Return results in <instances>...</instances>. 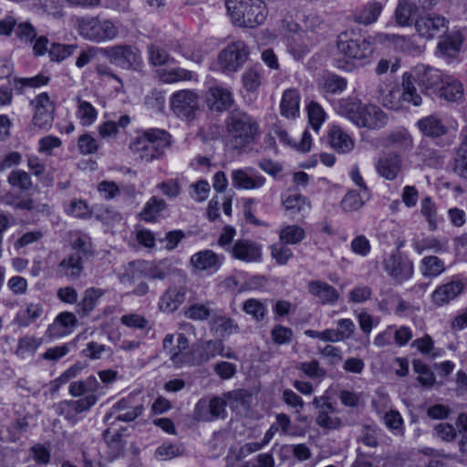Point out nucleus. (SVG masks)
<instances>
[{
  "label": "nucleus",
  "mask_w": 467,
  "mask_h": 467,
  "mask_svg": "<svg viewBox=\"0 0 467 467\" xmlns=\"http://www.w3.org/2000/svg\"><path fill=\"white\" fill-rule=\"evenodd\" d=\"M337 51L339 57H335V66L341 70L351 71L355 67L354 61L369 57L373 47L369 39L358 37L353 31H345L337 36Z\"/></svg>",
  "instance_id": "obj_1"
},
{
  "label": "nucleus",
  "mask_w": 467,
  "mask_h": 467,
  "mask_svg": "<svg viewBox=\"0 0 467 467\" xmlns=\"http://www.w3.org/2000/svg\"><path fill=\"white\" fill-rule=\"evenodd\" d=\"M225 7L232 22L239 26L255 27L267 16V7L263 0H225Z\"/></svg>",
  "instance_id": "obj_2"
},
{
  "label": "nucleus",
  "mask_w": 467,
  "mask_h": 467,
  "mask_svg": "<svg viewBox=\"0 0 467 467\" xmlns=\"http://www.w3.org/2000/svg\"><path fill=\"white\" fill-rule=\"evenodd\" d=\"M228 137L236 144H250L259 135V124L252 116L232 111L225 120Z\"/></svg>",
  "instance_id": "obj_3"
},
{
  "label": "nucleus",
  "mask_w": 467,
  "mask_h": 467,
  "mask_svg": "<svg viewBox=\"0 0 467 467\" xmlns=\"http://www.w3.org/2000/svg\"><path fill=\"white\" fill-rule=\"evenodd\" d=\"M100 56L123 69H135L142 63L139 49L129 45H119L106 48L89 47V59Z\"/></svg>",
  "instance_id": "obj_4"
},
{
  "label": "nucleus",
  "mask_w": 467,
  "mask_h": 467,
  "mask_svg": "<svg viewBox=\"0 0 467 467\" xmlns=\"http://www.w3.org/2000/svg\"><path fill=\"white\" fill-rule=\"evenodd\" d=\"M170 106L177 117L192 120L200 109L199 94L192 89H182L174 92L170 98Z\"/></svg>",
  "instance_id": "obj_5"
},
{
  "label": "nucleus",
  "mask_w": 467,
  "mask_h": 467,
  "mask_svg": "<svg viewBox=\"0 0 467 467\" xmlns=\"http://www.w3.org/2000/svg\"><path fill=\"white\" fill-rule=\"evenodd\" d=\"M248 57V49L244 41L238 40L228 44L218 56V65L224 73L239 70Z\"/></svg>",
  "instance_id": "obj_6"
},
{
  "label": "nucleus",
  "mask_w": 467,
  "mask_h": 467,
  "mask_svg": "<svg viewBox=\"0 0 467 467\" xmlns=\"http://www.w3.org/2000/svg\"><path fill=\"white\" fill-rule=\"evenodd\" d=\"M410 72L417 81L422 94L438 97L445 76L444 74L436 68L425 65H418L412 67Z\"/></svg>",
  "instance_id": "obj_7"
},
{
  "label": "nucleus",
  "mask_w": 467,
  "mask_h": 467,
  "mask_svg": "<svg viewBox=\"0 0 467 467\" xmlns=\"http://www.w3.org/2000/svg\"><path fill=\"white\" fill-rule=\"evenodd\" d=\"M383 268L397 283L410 279L414 273L412 261L400 253L389 255L383 262Z\"/></svg>",
  "instance_id": "obj_8"
},
{
  "label": "nucleus",
  "mask_w": 467,
  "mask_h": 467,
  "mask_svg": "<svg viewBox=\"0 0 467 467\" xmlns=\"http://www.w3.org/2000/svg\"><path fill=\"white\" fill-rule=\"evenodd\" d=\"M173 335L168 334L163 339V350L170 355L171 361L175 367L190 364L192 355L190 351L189 340L183 334H179L177 344L173 346Z\"/></svg>",
  "instance_id": "obj_9"
},
{
  "label": "nucleus",
  "mask_w": 467,
  "mask_h": 467,
  "mask_svg": "<svg viewBox=\"0 0 467 467\" xmlns=\"http://www.w3.org/2000/svg\"><path fill=\"white\" fill-rule=\"evenodd\" d=\"M312 403L317 410L316 422L320 428L326 430H337L342 426V420L339 417L333 415L336 409L329 401L328 397H315Z\"/></svg>",
  "instance_id": "obj_10"
},
{
  "label": "nucleus",
  "mask_w": 467,
  "mask_h": 467,
  "mask_svg": "<svg viewBox=\"0 0 467 467\" xmlns=\"http://www.w3.org/2000/svg\"><path fill=\"white\" fill-rule=\"evenodd\" d=\"M234 102V93L223 85L215 84L206 92L205 103L212 111L223 112L229 109Z\"/></svg>",
  "instance_id": "obj_11"
},
{
  "label": "nucleus",
  "mask_w": 467,
  "mask_h": 467,
  "mask_svg": "<svg viewBox=\"0 0 467 467\" xmlns=\"http://www.w3.org/2000/svg\"><path fill=\"white\" fill-rule=\"evenodd\" d=\"M318 42V36L306 31L292 34L287 38V50L296 60L303 58Z\"/></svg>",
  "instance_id": "obj_12"
},
{
  "label": "nucleus",
  "mask_w": 467,
  "mask_h": 467,
  "mask_svg": "<svg viewBox=\"0 0 467 467\" xmlns=\"http://www.w3.org/2000/svg\"><path fill=\"white\" fill-rule=\"evenodd\" d=\"M375 97L387 109L400 110L405 108L400 84H379L375 90Z\"/></svg>",
  "instance_id": "obj_13"
},
{
  "label": "nucleus",
  "mask_w": 467,
  "mask_h": 467,
  "mask_svg": "<svg viewBox=\"0 0 467 467\" xmlns=\"http://www.w3.org/2000/svg\"><path fill=\"white\" fill-rule=\"evenodd\" d=\"M230 254L235 260L244 263H255L262 259V247L248 239L237 240L230 248Z\"/></svg>",
  "instance_id": "obj_14"
},
{
  "label": "nucleus",
  "mask_w": 467,
  "mask_h": 467,
  "mask_svg": "<svg viewBox=\"0 0 467 467\" xmlns=\"http://www.w3.org/2000/svg\"><path fill=\"white\" fill-rule=\"evenodd\" d=\"M142 271L145 272V276L150 279H164L167 275L166 269L160 265L140 267V265L137 266L135 263H132L130 264L126 272L120 276V282L128 286L140 279Z\"/></svg>",
  "instance_id": "obj_15"
},
{
  "label": "nucleus",
  "mask_w": 467,
  "mask_h": 467,
  "mask_svg": "<svg viewBox=\"0 0 467 467\" xmlns=\"http://www.w3.org/2000/svg\"><path fill=\"white\" fill-rule=\"evenodd\" d=\"M35 114L33 124L38 128L49 125L53 120L55 105L47 93H41L31 101Z\"/></svg>",
  "instance_id": "obj_16"
},
{
  "label": "nucleus",
  "mask_w": 467,
  "mask_h": 467,
  "mask_svg": "<svg viewBox=\"0 0 467 467\" xmlns=\"http://www.w3.org/2000/svg\"><path fill=\"white\" fill-rule=\"evenodd\" d=\"M388 120L387 114L380 108L373 104H364L356 125L379 130L386 126Z\"/></svg>",
  "instance_id": "obj_17"
},
{
  "label": "nucleus",
  "mask_w": 467,
  "mask_h": 467,
  "mask_svg": "<svg viewBox=\"0 0 467 467\" xmlns=\"http://www.w3.org/2000/svg\"><path fill=\"white\" fill-rule=\"evenodd\" d=\"M417 32L427 39L439 36L448 29V20L441 16H425L415 22Z\"/></svg>",
  "instance_id": "obj_18"
},
{
  "label": "nucleus",
  "mask_w": 467,
  "mask_h": 467,
  "mask_svg": "<svg viewBox=\"0 0 467 467\" xmlns=\"http://www.w3.org/2000/svg\"><path fill=\"white\" fill-rule=\"evenodd\" d=\"M118 33V27L110 20H102L98 17L89 20V40L95 42L112 40Z\"/></svg>",
  "instance_id": "obj_19"
},
{
  "label": "nucleus",
  "mask_w": 467,
  "mask_h": 467,
  "mask_svg": "<svg viewBox=\"0 0 467 467\" xmlns=\"http://www.w3.org/2000/svg\"><path fill=\"white\" fill-rule=\"evenodd\" d=\"M223 255H219L212 250L200 251L192 255L190 264L199 271L216 272L223 262Z\"/></svg>",
  "instance_id": "obj_20"
},
{
  "label": "nucleus",
  "mask_w": 467,
  "mask_h": 467,
  "mask_svg": "<svg viewBox=\"0 0 467 467\" xmlns=\"http://www.w3.org/2000/svg\"><path fill=\"white\" fill-rule=\"evenodd\" d=\"M384 5L385 3L381 1H368L356 8L353 14V19L359 25H372L378 21Z\"/></svg>",
  "instance_id": "obj_21"
},
{
  "label": "nucleus",
  "mask_w": 467,
  "mask_h": 467,
  "mask_svg": "<svg viewBox=\"0 0 467 467\" xmlns=\"http://www.w3.org/2000/svg\"><path fill=\"white\" fill-rule=\"evenodd\" d=\"M143 410V405H134L131 398H123L112 407L108 417L114 415L118 420L130 422L137 419Z\"/></svg>",
  "instance_id": "obj_22"
},
{
  "label": "nucleus",
  "mask_w": 467,
  "mask_h": 467,
  "mask_svg": "<svg viewBox=\"0 0 467 467\" xmlns=\"http://www.w3.org/2000/svg\"><path fill=\"white\" fill-rule=\"evenodd\" d=\"M405 107H420L422 104L421 91L418 90V84L411 73L406 71L401 76L400 84Z\"/></svg>",
  "instance_id": "obj_23"
},
{
  "label": "nucleus",
  "mask_w": 467,
  "mask_h": 467,
  "mask_svg": "<svg viewBox=\"0 0 467 467\" xmlns=\"http://www.w3.org/2000/svg\"><path fill=\"white\" fill-rule=\"evenodd\" d=\"M464 289V285L460 280H451L438 286L431 295L434 305L442 306L455 299Z\"/></svg>",
  "instance_id": "obj_24"
},
{
  "label": "nucleus",
  "mask_w": 467,
  "mask_h": 467,
  "mask_svg": "<svg viewBox=\"0 0 467 467\" xmlns=\"http://www.w3.org/2000/svg\"><path fill=\"white\" fill-rule=\"evenodd\" d=\"M171 135L165 130L150 128L139 130L135 137V144L150 143L156 146H171L172 143Z\"/></svg>",
  "instance_id": "obj_25"
},
{
  "label": "nucleus",
  "mask_w": 467,
  "mask_h": 467,
  "mask_svg": "<svg viewBox=\"0 0 467 467\" xmlns=\"http://www.w3.org/2000/svg\"><path fill=\"white\" fill-rule=\"evenodd\" d=\"M301 96L296 88H287L283 92L280 102V113L286 119L299 116Z\"/></svg>",
  "instance_id": "obj_26"
},
{
  "label": "nucleus",
  "mask_w": 467,
  "mask_h": 467,
  "mask_svg": "<svg viewBox=\"0 0 467 467\" xmlns=\"http://www.w3.org/2000/svg\"><path fill=\"white\" fill-rule=\"evenodd\" d=\"M76 325L75 315L70 312H63L49 325L47 333L50 337H61L69 334Z\"/></svg>",
  "instance_id": "obj_27"
},
{
  "label": "nucleus",
  "mask_w": 467,
  "mask_h": 467,
  "mask_svg": "<svg viewBox=\"0 0 467 467\" xmlns=\"http://www.w3.org/2000/svg\"><path fill=\"white\" fill-rule=\"evenodd\" d=\"M363 105L359 99L348 97L335 101L334 109L337 114L348 118L356 125Z\"/></svg>",
  "instance_id": "obj_28"
},
{
  "label": "nucleus",
  "mask_w": 467,
  "mask_h": 467,
  "mask_svg": "<svg viewBox=\"0 0 467 467\" xmlns=\"http://www.w3.org/2000/svg\"><path fill=\"white\" fill-rule=\"evenodd\" d=\"M418 15L417 0H399L395 10V19L398 25L401 26H410L416 20Z\"/></svg>",
  "instance_id": "obj_29"
},
{
  "label": "nucleus",
  "mask_w": 467,
  "mask_h": 467,
  "mask_svg": "<svg viewBox=\"0 0 467 467\" xmlns=\"http://www.w3.org/2000/svg\"><path fill=\"white\" fill-rule=\"evenodd\" d=\"M309 293L315 297L318 298L322 304H334L339 298L337 291L330 285L313 280L307 284Z\"/></svg>",
  "instance_id": "obj_30"
},
{
  "label": "nucleus",
  "mask_w": 467,
  "mask_h": 467,
  "mask_svg": "<svg viewBox=\"0 0 467 467\" xmlns=\"http://www.w3.org/2000/svg\"><path fill=\"white\" fill-rule=\"evenodd\" d=\"M463 36L458 30L448 32L438 43V49L447 57H455L462 47Z\"/></svg>",
  "instance_id": "obj_31"
},
{
  "label": "nucleus",
  "mask_w": 467,
  "mask_h": 467,
  "mask_svg": "<svg viewBox=\"0 0 467 467\" xmlns=\"http://www.w3.org/2000/svg\"><path fill=\"white\" fill-rule=\"evenodd\" d=\"M417 126L423 136L437 138L447 132V128L437 115H430L418 120Z\"/></svg>",
  "instance_id": "obj_32"
},
{
  "label": "nucleus",
  "mask_w": 467,
  "mask_h": 467,
  "mask_svg": "<svg viewBox=\"0 0 467 467\" xmlns=\"http://www.w3.org/2000/svg\"><path fill=\"white\" fill-rule=\"evenodd\" d=\"M232 180L234 187L246 190L259 189L265 182V177L250 174L244 170H234L232 172Z\"/></svg>",
  "instance_id": "obj_33"
},
{
  "label": "nucleus",
  "mask_w": 467,
  "mask_h": 467,
  "mask_svg": "<svg viewBox=\"0 0 467 467\" xmlns=\"http://www.w3.org/2000/svg\"><path fill=\"white\" fill-rule=\"evenodd\" d=\"M438 97L448 101L460 100L463 97L462 82L453 76L445 75Z\"/></svg>",
  "instance_id": "obj_34"
},
{
  "label": "nucleus",
  "mask_w": 467,
  "mask_h": 467,
  "mask_svg": "<svg viewBox=\"0 0 467 467\" xmlns=\"http://www.w3.org/2000/svg\"><path fill=\"white\" fill-rule=\"evenodd\" d=\"M210 327L212 331L221 337L230 336L238 333L240 330L239 326L231 317L220 313L212 315Z\"/></svg>",
  "instance_id": "obj_35"
},
{
  "label": "nucleus",
  "mask_w": 467,
  "mask_h": 467,
  "mask_svg": "<svg viewBox=\"0 0 467 467\" xmlns=\"http://www.w3.org/2000/svg\"><path fill=\"white\" fill-rule=\"evenodd\" d=\"M183 287H170L161 298V308L167 312L175 311L185 299Z\"/></svg>",
  "instance_id": "obj_36"
},
{
  "label": "nucleus",
  "mask_w": 467,
  "mask_h": 467,
  "mask_svg": "<svg viewBox=\"0 0 467 467\" xmlns=\"http://www.w3.org/2000/svg\"><path fill=\"white\" fill-rule=\"evenodd\" d=\"M377 169L379 173L387 180H393L400 170V161L398 155L389 154L380 158Z\"/></svg>",
  "instance_id": "obj_37"
},
{
  "label": "nucleus",
  "mask_w": 467,
  "mask_h": 467,
  "mask_svg": "<svg viewBox=\"0 0 467 467\" xmlns=\"http://www.w3.org/2000/svg\"><path fill=\"white\" fill-rule=\"evenodd\" d=\"M420 270L424 277L433 278L441 275L446 267L444 262L438 256L429 255L421 259Z\"/></svg>",
  "instance_id": "obj_38"
},
{
  "label": "nucleus",
  "mask_w": 467,
  "mask_h": 467,
  "mask_svg": "<svg viewBox=\"0 0 467 467\" xmlns=\"http://www.w3.org/2000/svg\"><path fill=\"white\" fill-rule=\"evenodd\" d=\"M226 400L220 397H213L209 402V415L201 413L202 405L199 403L196 408V417L201 420H212L225 414Z\"/></svg>",
  "instance_id": "obj_39"
},
{
  "label": "nucleus",
  "mask_w": 467,
  "mask_h": 467,
  "mask_svg": "<svg viewBox=\"0 0 467 467\" xmlns=\"http://www.w3.org/2000/svg\"><path fill=\"white\" fill-rule=\"evenodd\" d=\"M82 269L81 257L78 253H75L68 258L64 259L58 265L59 274L70 278H77Z\"/></svg>",
  "instance_id": "obj_40"
},
{
  "label": "nucleus",
  "mask_w": 467,
  "mask_h": 467,
  "mask_svg": "<svg viewBox=\"0 0 467 467\" xmlns=\"http://www.w3.org/2000/svg\"><path fill=\"white\" fill-rule=\"evenodd\" d=\"M166 207L167 204L164 200L153 196L146 202L140 216L143 221L153 222Z\"/></svg>",
  "instance_id": "obj_41"
},
{
  "label": "nucleus",
  "mask_w": 467,
  "mask_h": 467,
  "mask_svg": "<svg viewBox=\"0 0 467 467\" xmlns=\"http://www.w3.org/2000/svg\"><path fill=\"white\" fill-rule=\"evenodd\" d=\"M327 141L329 146H353L354 144L351 136L337 125L329 127Z\"/></svg>",
  "instance_id": "obj_42"
},
{
  "label": "nucleus",
  "mask_w": 467,
  "mask_h": 467,
  "mask_svg": "<svg viewBox=\"0 0 467 467\" xmlns=\"http://www.w3.org/2000/svg\"><path fill=\"white\" fill-rule=\"evenodd\" d=\"M305 231L298 225H285L279 231L280 242L285 244H297L305 238Z\"/></svg>",
  "instance_id": "obj_43"
},
{
  "label": "nucleus",
  "mask_w": 467,
  "mask_h": 467,
  "mask_svg": "<svg viewBox=\"0 0 467 467\" xmlns=\"http://www.w3.org/2000/svg\"><path fill=\"white\" fill-rule=\"evenodd\" d=\"M307 116L309 125L316 132H318L326 120V113L323 108L317 102L311 101L307 105Z\"/></svg>",
  "instance_id": "obj_44"
},
{
  "label": "nucleus",
  "mask_w": 467,
  "mask_h": 467,
  "mask_svg": "<svg viewBox=\"0 0 467 467\" xmlns=\"http://www.w3.org/2000/svg\"><path fill=\"white\" fill-rule=\"evenodd\" d=\"M420 213L429 224V229L434 231L437 228V207L429 196L423 198L420 202Z\"/></svg>",
  "instance_id": "obj_45"
},
{
  "label": "nucleus",
  "mask_w": 467,
  "mask_h": 467,
  "mask_svg": "<svg viewBox=\"0 0 467 467\" xmlns=\"http://www.w3.org/2000/svg\"><path fill=\"white\" fill-rule=\"evenodd\" d=\"M413 248L420 254L425 251L440 253L443 250V244L437 238L429 236L420 240H414Z\"/></svg>",
  "instance_id": "obj_46"
},
{
  "label": "nucleus",
  "mask_w": 467,
  "mask_h": 467,
  "mask_svg": "<svg viewBox=\"0 0 467 467\" xmlns=\"http://www.w3.org/2000/svg\"><path fill=\"white\" fill-rule=\"evenodd\" d=\"M184 315L186 317L195 320L203 321L207 320L210 317H212V311L207 304H192L185 309Z\"/></svg>",
  "instance_id": "obj_47"
},
{
  "label": "nucleus",
  "mask_w": 467,
  "mask_h": 467,
  "mask_svg": "<svg viewBox=\"0 0 467 467\" xmlns=\"http://www.w3.org/2000/svg\"><path fill=\"white\" fill-rule=\"evenodd\" d=\"M268 142L270 145H291L292 138L281 125L274 124L268 133Z\"/></svg>",
  "instance_id": "obj_48"
},
{
  "label": "nucleus",
  "mask_w": 467,
  "mask_h": 467,
  "mask_svg": "<svg viewBox=\"0 0 467 467\" xmlns=\"http://www.w3.org/2000/svg\"><path fill=\"white\" fill-rule=\"evenodd\" d=\"M413 369L419 374L418 380L424 387H431L435 383V376L428 366L419 359L413 360Z\"/></svg>",
  "instance_id": "obj_49"
},
{
  "label": "nucleus",
  "mask_w": 467,
  "mask_h": 467,
  "mask_svg": "<svg viewBox=\"0 0 467 467\" xmlns=\"http://www.w3.org/2000/svg\"><path fill=\"white\" fill-rule=\"evenodd\" d=\"M77 49L75 45H62L54 43L48 50L50 59L56 62H61L70 57Z\"/></svg>",
  "instance_id": "obj_50"
},
{
  "label": "nucleus",
  "mask_w": 467,
  "mask_h": 467,
  "mask_svg": "<svg viewBox=\"0 0 467 467\" xmlns=\"http://www.w3.org/2000/svg\"><path fill=\"white\" fill-rule=\"evenodd\" d=\"M193 73L184 68H173L170 70H164L160 78L164 83H174L182 80H190L192 78Z\"/></svg>",
  "instance_id": "obj_51"
},
{
  "label": "nucleus",
  "mask_w": 467,
  "mask_h": 467,
  "mask_svg": "<svg viewBox=\"0 0 467 467\" xmlns=\"http://www.w3.org/2000/svg\"><path fill=\"white\" fill-rule=\"evenodd\" d=\"M365 203L363 196L355 191H349L341 201V207L345 212L359 210Z\"/></svg>",
  "instance_id": "obj_52"
},
{
  "label": "nucleus",
  "mask_w": 467,
  "mask_h": 467,
  "mask_svg": "<svg viewBox=\"0 0 467 467\" xmlns=\"http://www.w3.org/2000/svg\"><path fill=\"white\" fill-rule=\"evenodd\" d=\"M224 346L222 340H208L203 344L201 358L202 361H207L217 355L223 356Z\"/></svg>",
  "instance_id": "obj_53"
},
{
  "label": "nucleus",
  "mask_w": 467,
  "mask_h": 467,
  "mask_svg": "<svg viewBox=\"0 0 467 467\" xmlns=\"http://www.w3.org/2000/svg\"><path fill=\"white\" fill-rule=\"evenodd\" d=\"M243 84L248 92L256 91L261 85V74L254 68H248L242 76Z\"/></svg>",
  "instance_id": "obj_54"
},
{
  "label": "nucleus",
  "mask_w": 467,
  "mask_h": 467,
  "mask_svg": "<svg viewBox=\"0 0 467 467\" xmlns=\"http://www.w3.org/2000/svg\"><path fill=\"white\" fill-rule=\"evenodd\" d=\"M8 182L21 190H29L32 186L30 176L24 171L16 170L8 175Z\"/></svg>",
  "instance_id": "obj_55"
},
{
  "label": "nucleus",
  "mask_w": 467,
  "mask_h": 467,
  "mask_svg": "<svg viewBox=\"0 0 467 467\" xmlns=\"http://www.w3.org/2000/svg\"><path fill=\"white\" fill-rule=\"evenodd\" d=\"M243 310L257 321L262 320L265 315V306L259 300L254 298L244 303Z\"/></svg>",
  "instance_id": "obj_56"
},
{
  "label": "nucleus",
  "mask_w": 467,
  "mask_h": 467,
  "mask_svg": "<svg viewBox=\"0 0 467 467\" xmlns=\"http://www.w3.org/2000/svg\"><path fill=\"white\" fill-rule=\"evenodd\" d=\"M286 245L287 244L280 243L271 246V255L278 265H284L287 264L289 259L293 256L291 249Z\"/></svg>",
  "instance_id": "obj_57"
},
{
  "label": "nucleus",
  "mask_w": 467,
  "mask_h": 467,
  "mask_svg": "<svg viewBox=\"0 0 467 467\" xmlns=\"http://www.w3.org/2000/svg\"><path fill=\"white\" fill-rule=\"evenodd\" d=\"M49 81L47 76L38 74L32 78H15L16 88L22 89L24 87L38 88L47 85Z\"/></svg>",
  "instance_id": "obj_58"
},
{
  "label": "nucleus",
  "mask_w": 467,
  "mask_h": 467,
  "mask_svg": "<svg viewBox=\"0 0 467 467\" xmlns=\"http://www.w3.org/2000/svg\"><path fill=\"white\" fill-rule=\"evenodd\" d=\"M148 51L150 61L154 66H162L170 60L167 51L157 45H150Z\"/></svg>",
  "instance_id": "obj_59"
},
{
  "label": "nucleus",
  "mask_w": 467,
  "mask_h": 467,
  "mask_svg": "<svg viewBox=\"0 0 467 467\" xmlns=\"http://www.w3.org/2000/svg\"><path fill=\"white\" fill-rule=\"evenodd\" d=\"M271 337L273 341L278 345L287 344L292 340L293 331L289 327L276 325L271 331Z\"/></svg>",
  "instance_id": "obj_60"
},
{
  "label": "nucleus",
  "mask_w": 467,
  "mask_h": 467,
  "mask_svg": "<svg viewBox=\"0 0 467 467\" xmlns=\"http://www.w3.org/2000/svg\"><path fill=\"white\" fill-rule=\"evenodd\" d=\"M324 88L330 93L342 92L347 88V80L342 77L332 75L325 80Z\"/></svg>",
  "instance_id": "obj_61"
},
{
  "label": "nucleus",
  "mask_w": 467,
  "mask_h": 467,
  "mask_svg": "<svg viewBox=\"0 0 467 467\" xmlns=\"http://www.w3.org/2000/svg\"><path fill=\"white\" fill-rule=\"evenodd\" d=\"M434 431L438 438L443 441H452L457 436L456 430L451 424L439 423L434 427Z\"/></svg>",
  "instance_id": "obj_62"
},
{
  "label": "nucleus",
  "mask_w": 467,
  "mask_h": 467,
  "mask_svg": "<svg viewBox=\"0 0 467 467\" xmlns=\"http://www.w3.org/2000/svg\"><path fill=\"white\" fill-rule=\"evenodd\" d=\"M182 454L180 446L171 443H163L156 451V455L163 461L171 460Z\"/></svg>",
  "instance_id": "obj_63"
},
{
  "label": "nucleus",
  "mask_w": 467,
  "mask_h": 467,
  "mask_svg": "<svg viewBox=\"0 0 467 467\" xmlns=\"http://www.w3.org/2000/svg\"><path fill=\"white\" fill-rule=\"evenodd\" d=\"M120 322L122 325L132 327V328H140L142 329L147 327L148 321L147 319L138 314H127L123 315L120 317Z\"/></svg>",
  "instance_id": "obj_64"
}]
</instances>
